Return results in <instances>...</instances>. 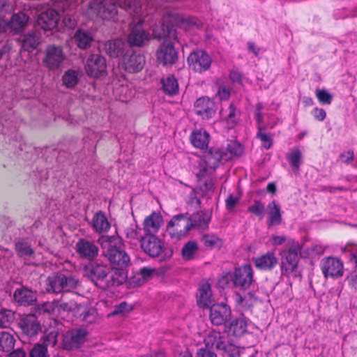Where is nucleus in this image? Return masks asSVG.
<instances>
[{"label":"nucleus","mask_w":357,"mask_h":357,"mask_svg":"<svg viewBox=\"0 0 357 357\" xmlns=\"http://www.w3.org/2000/svg\"><path fill=\"white\" fill-rule=\"evenodd\" d=\"M116 5L132 15V21L130 25V33L128 37V41L131 45L140 47L151 39L149 33L141 28L144 24H149L150 27L157 26L158 28L161 26L155 23L151 24L153 18L144 15L138 0H110L109 5H107L105 1L91 0L83 10V14L90 20L101 18L117 22L119 17Z\"/></svg>","instance_id":"f257e3e1"},{"label":"nucleus","mask_w":357,"mask_h":357,"mask_svg":"<svg viewBox=\"0 0 357 357\" xmlns=\"http://www.w3.org/2000/svg\"><path fill=\"white\" fill-rule=\"evenodd\" d=\"M243 151V146L236 142L231 141L226 146L213 147L200 163V169L196 173L199 179L204 178L214 171L220 162L227 161L234 157L240 156Z\"/></svg>","instance_id":"f03ea898"},{"label":"nucleus","mask_w":357,"mask_h":357,"mask_svg":"<svg viewBox=\"0 0 357 357\" xmlns=\"http://www.w3.org/2000/svg\"><path fill=\"white\" fill-rule=\"evenodd\" d=\"M151 29L154 38H165L156 52L158 61L164 66L174 64L178 59L177 52L172 43L173 40H177L176 30L168 25L165 27L164 24L158 28L157 26H151Z\"/></svg>","instance_id":"7ed1b4c3"},{"label":"nucleus","mask_w":357,"mask_h":357,"mask_svg":"<svg viewBox=\"0 0 357 357\" xmlns=\"http://www.w3.org/2000/svg\"><path fill=\"white\" fill-rule=\"evenodd\" d=\"M98 242L103 250L104 255L112 266L127 267L128 266L130 257L121 246H117V241L114 237L102 236Z\"/></svg>","instance_id":"20e7f679"},{"label":"nucleus","mask_w":357,"mask_h":357,"mask_svg":"<svg viewBox=\"0 0 357 357\" xmlns=\"http://www.w3.org/2000/svg\"><path fill=\"white\" fill-rule=\"evenodd\" d=\"M207 348L215 349L222 357H238V347L229 342L228 335L216 331H210L204 339Z\"/></svg>","instance_id":"39448f33"},{"label":"nucleus","mask_w":357,"mask_h":357,"mask_svg":"<svg viewBox=\"0 0 357 357\" xmlns=\"http://www.w3.org/2000/svg\"><path fill=\"white\" fill-rule=\"evenodd\" d=\"M195 216L194 219H190L183 214L174 216L167 226V232L172 239L178 241L187 236L188 231L193 226H204L206 221L203 223L197 222Z\"/></svg>","instance_id":"423d86ee"},{"label":"nucleus","mask_w":357,"mask_h":357,"mask_svg":"<svg viewBox=\"0 0 357 357\" xmlns=\"http://www.w3.org/2000/svg\"><path fill=\"white\" fill-rule=\"evenodd\" d=\"M289 245L290 248L280 253L282 273L287 276L297 277L299 274L298 263V254L301 255V245L294 240H290Z\"/></svg>","instance_id":"0eeeda50"},{"label":"nucleus","mask_w":357,"mask_h":357,"mask_svg":"<svg viewBox=\"0 0 357 357\" xmlns=\"http://www.w3.org/2000/svg\"><path fill=\"white\" fill-rule=\"evenodd\" d=\"M165 22L172 24L173 26H178L185 30L191 29L192 28H199L202 26V21L195 17L191 16H187L182 13H180L176 10H168L165 11L163 16V23Z\"/></svg>","instance_id":"6e6552de"},{"label":"nucleus","mask_w":357,"mask_h":357,"mask_svg":"<svg viewBox=\"0 0 357 357\" xmlns=\"http://www.w3.org/2000/svg\"><path fill=\"white\" fill-rule=\"evenodd\" d=\"M109 268L106 265L92 263L85 268L84 275L90 278L98 287L106 289H108Z\"/></svg>","instance_id":"1a4fd4ad"},{"label":"nucleus","mask_w":357,"mask_h":357,"mask_svg":"<svg viewBox=\"0 0 357 357\" xmlns=\"http://www.w3.org/2000/svg\"><path fill=\"white\" fill-rule=\"evenodd\" d=\"M47 291L55 294L62 291H70L76 288L78 281L72 275L56 274L50 276L47 279Z\"/></svg>","instance_id":"9d476101"},{"label":"nucleus","mask_w":357,"mask_h":357,"mask_svg":"<svg viewBox=\"0 0 357 357\" xmlns=\"http://www.w3.org/2000/svg\"><path fill=\"white\" fill-rule=\"evenodd\" d=\"M228 279L233 282L235 287L246 289L253 281L252 268L250 264L235 268L233 272L228 275Z\"/></svg>","instance_id":"9b49d317"},{"label":"nucleus","mask_w":357,"mask_h":357,"mask_svg":"<svg viewBox=\"0 0 357 357\" xmlns=\"http://www.w3.org/2000/svg\"><path fill=\"white\" fill-rule=\"evenodd\" d=\"M187 61L192 70L202 73L210 68L212 59L205 51L198 50L189 54Z\"/></svg>","instance_id":"f8f14e48"},{"label":"nucleus","mask_w":357,"mask_h":357,"mask_svg":"<svg viewBox=\"0 0 357 357\" xmlns=\"http://www.w3.org/2000/svg\"><path fill=\"white\" fill-rule=\"evenodd\" d=\"M144 63L145 59L143 54L130 50L123 55L120 65L126 71L134 73L142 70Z\"/></svg>","instance_id":"ddd939ff"},{"label":"nucleus","mask_w":357,"mask_h":357,"mask_svg":"<svg viewBox=\"0 0 357 357\" xmlns=\"http://www.w3.org/2000/svg\"><path fill=\"white\" fill-rule=\"evenodd\" d=\"M320 267L325 278H337L344 274V264L340 259L336 257L324 258L321 261Z\"/></svg>","instance_id":"4468645a"},{"label":"nucleus","mask_w":357,"mask_h":357,"mask_svg":"<svg viewBox=\"0 0 357 357\" xmlns=\"http://www.w3.org/2000/svg\"><path fill=\"white\" fill-rule=\"evenodd\" d=\"M87 75L93 78H98L106 74V61L99 54H91L87 59L85 66Z\"/></svg>","instance_id":"2eb2a0df"},{"label":"nucleus","mask_w":357,"mask_h":357,"mask_svg":"<svg viewBox=\"0 0 357 357\" xmlns=\"http://www.w3.org/2000/svg\"><path fill=\"white\" fill-rule=\"evenodd\" d=\"M65 59V55L61 46L48 45L45 50L44 64L51 70L58 68Z\"/></svg>","instance_id":"dca6fc26"},{"label":"nucleus","mask_w":357,"mask_h":357,"mask_svg":"<svg viewBox=\"0 0 357 357\" xmlns=\"http://www.w3.org/2000/svg\"><path fill=\"white\" fill-rule=\"evenodd\" d=\"M231 316L230 307L225 303L213 304L210 307V320L213 325H226Z\"/></svg>","instance_id":"f3484780"},{"label":"nucleus","mask_w":357,"mask_h":357,"mask_svg":"<svg viewBox=\"0 0 357 357\" xmlns=\"http://www.w3.org/2000/svg\"><path fill=\"white\" fill-rule=\"evenodd\" d=\"M87 333L83 329H73L63 335V347L66 350L77 348L85 340Z\"/></svg>","instance_id":"a211bd4d"},{"label":"nucleus","mask_w":357,"mask_h":357,"mask_svg":"<svg viewBox=\"0 0 357 357\" xmlns=\"http://www.w3.org/2000/svg\"><path fill=\"white\" fill-rule=\"evenodd\" d=\"M141 246L143 250L151 257H158L162 252V241L154 235H147L142 238Z\"/></svg>","instance_id":"6ab92c4d"},{"label":"nucleus","mask_w":357,"mask_h":357,"mask_svg":"<svg viewBox=\"0 0 357 357\" xmlns=\"http://www.w3.org/2000/svg\"><path fill=\"white\" fill-rule=\"evenodd\" d=\"M59 22L58 13L52 8L42 12L37 18L38 25L44 30H52Z\"/></svg>","instance_id":"aec40b11"},{"label":"nucleus","mask_w":357,"mask_h":357,"mask_svg":"<svg viewBox=\"0 0 357 357\" xmlns=\"http://www.w3.org/2000/svg\"><path fill=\"white\" fill-rule=\"evenodd\" d=\"M195 112L202 119H209L215 114V105L208 98H200L195 102Z\"/></svg>","instance_id":"412c9836"},{"label":"nucleus","mask_w":357,"mask_h":357,"mask_svg":"<svg viewBox=\"0 0 357 357\" xmlns=\"http://www.w3.org/2000/svg\"><path fill=\"white\" fill-rule=\"evenodd\" d=\"M75 247L79 255L89 260L94 259L98 253V247L93 242L86 239L79 240Z\"/></svg>","instance_id":"4be33fe9"},{"label":"nucleus","mask_w":357,"mask_h":357,"mask_svg":"<svg viewBox=\"0 0 357 357\" xmlns=\"http://www.w3.org/2000/svg\"><path fill=\"white\" fill-rule=\"evenodd\" d=\"M19 326L23 333L30 337L35 336L40 329L37 318L35 315L31 314L23 317L19 323Z\"/></svg>","instance_id":"5701e85b"},{"label":"nucleus","mask_w":357,"mask_h":357,"mask_svg":"<svg viewBox=\"0 0 357 357\" xmlns=\"http://www.w3.org/2000/svg\"><path fill=\"white\" fill-rule=\"evenodd\" d=\"M252 261L258 269L271 271L277 265L278 260L274 252H268L264 255L254 257Z\"/></svg>","instance_id":"b1692460"},{"label":"nucleus","mask_w":357,"mask_h":357,"mask_svg":"<svg viewBox=\"0 0 357 357\" xmlns=\"http://www.w3.org/2000/svg\"><path fill=\"white\" fill-rule=\"evenodd\" d=\"M126 267L112 266L108 275V288L123 284L128 278Z\"/></svg>","instance_id":"393cba45"},{"label":"nucleus","mask_w":357,"mask_h":357,"mask_svg":"<svg viewBox=\"0 0 357 357\" xmlns=\"http://www.w3.org/2000/svg\"><path fill=\"white\" fill-rule=\"evenodd\" d=\"M46 344H38L33 347L30 352V357H49L47 346L48 344L55 345L57 339L56 333H50L46 336Z\"/></svg>","instance_id":"a878e982"},{"label":"nucleus","mask_w":357,"mask_h":357,"mask_svg":"<svg viewBox=\"0 0 357 357\" xmlns=\"http://www.w3.org/2000/svg\"><path fill=\"white\" fill-rule=\"evenodd\" d=\"M29 19V16L24 13H15L12 15L10 21L8 22V28L13 33H19L24 30Z\"/></svg>","instance_id":"bb28decb"},{"label":"nucleus","mask_w":357,"mask_h":357,"mask_svg":"<svg viewBox=\"0 0 357 357\" xmlns=\"http://www.w3.org/2000/svg\"><path fill=\"white\" fill-rule=\"evenodd\" d=\"M248 320L243 317L236 318L225 325L228 333L234 336H241L247 331Z\"/></svg>","instance_id":"cd10ccee"},{"label":"nucleus","mask_w":357,"mask_h":357,"mask_svg":"<svg viewBox=\"0 0 357 357\" xmlns=\"http://www.w3.org/2000/svg\"><path fill=\"white\" fill-rule=\"evenodd\" d=\"M162 223V215L160 213L153 212L144 220V228L149 235H153L158 231Z\"/></svg>","instance_id":"c85d7f7f"},{"label":"nucleus","mask_w":357,"mask_h":357,"mask_svg":"<svg viewBox=\"0 0 357 357\" xmlns=\"http://www.w3.org/2000/svg\"><path fill=\"white\" fill-rule=\"evenodd\" d=\"M267 225L268 227L279 225L282 222V213L280 207L275 200L268 205Z\"/></svg>","instance_id":"c756f323"},{"label":"nucleus","mask_w":357,"mask_h":357,"mask_svg":"<svg viewBox=\"0 0 357 357\" xmlns=\"http://www.w3.org/2000/svg\"><path fill=\"white\" fill-rule=\"evenodd\" d=\"M14 299L20 305H29L36 301L35 294L26 288L17 289L14 292Z\"/></svg>","instance_id":"7c9ffc66"},{"label":"nucleus","mask_w":357,"mask_h":357,"mask_svg":"<svg viewBox=\"0 0 357 357\" xmlns=\"http://www.w3.org/2000/svg\"><path fill=\"white\" fill-rule=\"evenodd\" d=\"M91 226L96 232L104 233L109 229L110 223L105 213L102 211H99L93 216Z\"/></svg>","instance_id":"2f4dec72"},{"label":"nucleus","mask_w":357,"mask_h":357,"mask_svg":"<svg viewBox=\"0 0 357 357\" xmlns=\"http://www.w3.org/2000/svg\"><path fill=\"white\" fill-rule=\"evenodd\" d=\"M192 144L197 149H204L208 146L209 142L208 133L203 130H194L190 135Z\"/></svg>","instance_id":"473e14b6"},{"label":"nucleus","mask_w":357,"mask_h":357,"mask_svg":"<svg viewBox=\"0 0 357 357\" xmlns=\"http://www.w3.org/2000/svg\"><path fill=\"white\" fill-rule=\"evenodd\" d=\"M220 116L222 119L227 123L228 128H231L238 122L239 112L233 105H230L228 107L221 109Z\"/></svg>","instance_id":"72a5a7b5"},{"label":"nucleus","mask_w":357,"mask_h":357,"mask_svg":"<svg viewBox=\"0 0 357 357\" xmlns=\"http://www.w3.org/2000/svg\"><path fill=\"white\" fill-rule=\"evenodd\" d=\"M74 40L79 48L85 50L91 46L93 37L91 32L79 29L75 32Z\"/></svg>","instance_id":"f704fd0d"},{"label":"nucleus","mask_w":357,"mask_h":357,"mask_svg":"<svg viewBox=\"0 0 357 357\" xmlns=\"http://www.w3.org/2000/svg\"><path fill=\"white\" fill-rule=\"evenodd\" d=\"M212 303L211 287L208 283L202 284L199 289L197 304L201 307H208Z\"/></svg>","instance_id":"c9c22d12"},{"label":"nucleus","mask_w":357,"mask_h":357,"mask_svg":"<svg viewBox=\"0 0 357 357\" xmlns=\"http://www.w3.org/2000/svg\"><path fill=\"white\" fill-rule=\"evenodd\" d=\"M125 47V42L121 39L109 40L105 45L107 53L112 57L119 56L124 50Z\"/></svg>","instance_id":"e433bc0d"},{"label":"nucleus","mask_w":357,"mask_h":357,"mask_svg":"<svg viewBox=\"0 0 357 357\" xmlns=\"http://www.w3.org/2000/svg\"><path fill=\"white\" fill-rule=\"evenodd\" d=\"M327 246L320 243H312L310 247L301 249V257L303 258H314L323 255Z\"/></svg>","instance_id":"4c0bfd02"},{"label":"nucleus","mask_w":357,"mask_h":357,"mask_svg":"<svg viewBox=\"0 0 357 357\" xmlns=\"http://www.w3.org/2000/svg\"><path fill=\"white\" fill-rule=\"evenodd\" d=\"M40 43V36L37 31L26 34L23 40L22 47L27 52H32Z\"/></svg>","instance_id":"58836bf2"},{"label":"nucleus","mask_w":357,"mask_h":357,"mask_svg":"<svg viewBox=\"0 0 357 357\" xmlns=\"http://www.w3.org/2000/svg\"><path fill=\"white\" fill-rule=\"evenodd\" d=\"M162 89L168 95H175L178 91V84L173 75H167L161 79Z\"/></svg>","instance_id":"ea45409f"},{"label":"nucleus","mask_w":357,"mask_h":357,"mask_svg":"<svg viewBox=\"0 0 357 357\" xmlns=\"http://www.w3.org/2000/svg\"><path fill=\"white\" fill-rule=\"evenodd\" d=\"M15 250L18 256L24 259H29L34 254L31 245L24 239L19 240L15 243Z\"/></svg>","instance_id":"a19ab883"},{"label":"nucleus","mask_w":357,"mask_h":357,"mask_svg":"<svg viewBox=\"0 0 357 357\" xmlns=\"http://www.w3.org/2000/svg\"><path fill=\"white\" fill-rule=\"evenodd\" d=\"M14 337L6 331L0 332V352H9L15 345Z\"/></svg>","instance_id":"79ce46f5"},{"label":"nucleus","mask_w":357,"mask_h":357,"mask_svg":"<svg viewBox=\"0 0 357 357\" xmlns=\"http://www.w3.org/2000/svg\"><path fill=\"white\" fill-rule=\"evenodd\" d=\"M79 77L80 74L78 70H68L62 76V82L65 86L73 89L77 84Z\"/></svg>","instance_id":"37998d69"},{"label":"nucleus","mask_w":357,"mask_h":357,"mask_svg":"<svg viewBox=\"0 0 357 357\" xmlns=\"http://www.w3.org/2000/svg\"><path fill=\"white\" fill-rule=\"evenodd\" d=\"M13 265V252L11 250L0 246V268L9 270Z\"/></svg>","instance_id":"c03bdc74"},{"label":"nucleus","mask_w":357,"mask_h":357,"mask_svg":"<svg viewBox=\"0 0 357 357\" xmlns=\"http://www.w3.org/2000/svg\"><path fill=\"white\" fill-rule=\"evenodd\" d=\"M287 159L292 168L298 171L302 163V153L298 148H294L287 156Z\"/></svg>","instance_id":"a18cd8bd"},{"label":"nucleus","mask_w":357,"mask_h":357,"mask_svg":"<svg viewBox=\"0 0 357 357\" xmlns=\"http://www.w3.org/2000/svg\"><path fill=\"white\" fill-rule=\"evenodd\" d=\"M204 245L211 249H220L222 246V240L214 234H206L202 237Z\"/></svg>","instance_id":"49530a36"},{"label":"nucleus","mask_w":357,"mask_h":357,"mask_svg":"<svg viewBox=\"0 0 357 357\" xmlns=\"http://www.w3.org/2000/svg\"><path fill=\"white\" fill-rule=\"evenodd\" d=\"M197 243L194 241H188L182 248V257L185 260H190L193 258L197 251Z\"/></svg>","instance_id":"de8ad7c7"},{"label":"nucleus","mask_w":357,"mask_h":357,"mask_svg":"<svg viewBox=\"0 0 357 357\" xmlns=\"http://www.w3.org/2000/svg\"><path fill=\"white\" fill-rule=\"evenodd\" d=\"M81 319L85 325L96 323L98 319V312L96 310L91 308L84 311L81 314Z\"/></svg>","instance_id":"09e8293b"},{"label":"nucleus","mask_w":357,"mask_h":357,"mask_svg":"<svg viewBox=\"0 0 357 357\" xmlns=\"http://www.w3.org/2000/svg\"><path fill=\"white\" fill-rule=\"evenodd\" d=\"M14 320V313L10 310L0 311V328H7Z\"/></svg>","instance_id":"8fccbe9b"},{"label":"nucleus","mask_w":357,"mask_h":357,"mask_svg":"<svg viewBox=\"0 0 357 357\" xmlns=\"http://www.w3.org/2000/svg\"><path fill=\"white\" fill-rule=\"evenodd\" d=\"M248 211L263 219L265 214V206L260 201H255L254 204L248 208Z\"/></svg>","instance_id":"3c124183"},{"label":"nucleus","mask_w":357,"mask_h":357,"mask_svg":"<svg viewBox=\"0 0 357 357\" xmlns=\"http://www.w3.org/2000/svg\"><path fill=\"white\" fill-rule=\"evenodd\" d=\"M316 97L322 105H330L333 100V96L325 89H317Z\"/></svg>","instance_id":"603ef678"},{"label":"nucleus","mask_w":357,"mask_h":357,"mask_svg":"<svg viewBox=\"0 0 357 357\" xmlns=\"http://www.w3.org/2000/svg\"><path fill=\"white\" fill-rule=\"evenodd\" d=\"M58 307V301L46 302L38 305V311L39 313H54L56 310H57Z\"/></svg>","instance_id":"864d4df0"},{"label":"nucleus","mask_w":357,"mask_h":357,"mask_svg":"<svg viewBox=\"0 0 357 357\" xmlns=\"http://www.w3.org/2000/svg\"><path fill=\"white\" fill-rule=\"evenodd\" d=\"M139 229H137V226L129 227L125 229L124 233L126 238L130 240L139 239L141 238L139 235Z\"/></svg>","instance_id":"5fc2aeb1"},{"label":"nucleus","mask_w":357,"mask_h":357,"mask_svg":"<svg viewBox=\"0 0 357 357\" xmlns=\"http://www.w3.org/2000/svg\"><path fill=\"white\" fill-rule=\"evenodd\" d=\"M257 137L263 142V146L268 149L272 145V137L271 135L262 132L259 129V132L257 135Z\"/></svg>","instance_id":"6e6d98bb"},{"label":"nucleus","mask_w":357,"mask_h":357,"mask_svg":"<svg viewBox=\"0 0 357 357\" xmlns=\"http://www.w3.org/2000/svg\"><path fill=\"white\" fill-rule=\"evenodd\" d=\"M344 252L349 253L351 259L357 265V245L354 244H347L344 248Z\"/></svg>","instance_id":"4d7b16f0"},{"label":"nucleus","mask_w":357,"mask_h":357,"mask_svg":"<svg viewBox=\"0 0 357 357\" xmlns=\"http://www.w3.org/2000/svg\"><path fill=\"white\" fill-rule=\"evenodd\" d=\"M312 114L319 121H323L326 116L325 110L319 107L314 108L312 111Z\"/></svg>","instance_id":"13d9d810"},{"label":"nucleus","mask_w":357,"mask_h":357,"mask_svg":"<svg viewBox=\"0 0 357 357\" xmlns=\"http://www.w3.org/2000/svg\"><path fill=\"white\" fill-rule=\"evenodd\" d=\"M239 201V198L238 197H234L232 195H230L226 199V207L229 211H231L234 208L236 205Z\"/></svg>","instance_id":"bf43d9fd"},{"label":"nucleus","mask_w":357,"mask_h":357,"mask_svg":"<svg viewBox=\"0 0 357 357\" xmlns=\"http://www.w3.org/2000/svg\"><path fill=\"white\" fill-rule=\"evenodd\" d=\"M229 77L233 83L240 84L242 80L241 73L238 70L234 69L230 71Z\"/></svg>","instance_id":"052dcab7"},{"label":"nucleus","mask_w":357,"mask_h":357,"mask_svg":"<svg viewBox=\"0 0 357 357\" xmlns=\"http://www.w3.org/2000/svg\"><path fill=\"white\" fill-rule=\"evenodd\" d=\"M197 217H196V219H197V222H200L203 223L204 221H206V225L204 226H202V227L197 226V227L200 228V229H205L207 227V225H208V221H209V218L204 216L203 213H197L196 214H194L193 215H192L189 218L190 219H194V218L195 216H197ZM195 227V226H193V227Z\"/></svg>","instance_id":"680f3d73"},{"label":"nucleus","mask_w":357,"mask_h":357,"mask_svg":"<svg viewBox=\"0 0 357 357\" xmlns=\"http://www.w3.org/2000/svg\"><path fill=\"white\" fill-rule=\"evenodd\" d=\"M217 95L220 100H227L230 96V91L225 86H220Z\"/></svg>","instance_id":"e2e57ef3"},{"label":"nucleus","mask_w":357,"mask_h":357,"mask_svg":"<svg viewBox=\"0 0 357 357\" xmlns=\"http://www.w3.org/2000/svg\"><path fill=\"white\" fill-rule=\"evenodd\" d=\"M285 241L286 238L284 236L273 235L270 238V241L273 245H282L285 242Z\"/></svg>","instance_id":"0e129e2a"},{"label":"nucleus","mask_w":357,"mask_h":357,"mask_svg":"<svg viewBox=\"0 0 357 357\" xmlns=\"http://www.w3.org/2000/svg\"><path fill=\"white\" fill-rule=\"evenodd\" d=\"M74 305L75 303L73 302L61 303L59 302V307H57V311L60 312L61 310L63 311H71L73 310Z\"/></svg>","instance_id":"69168bd1"},{"label":"nucleus","mask_w":357,"mask_h":357,"mask_svg":"<svg viewBox=\"0 0 357 357\" xmlns=\"http://www.w3.org/2000/svg\"><path fill=\"white\" fill-rule=\"evenodd\" d=\"M154 271V269L148 268V267H144L139 271V273L142 277L143 279L147 280L151 277L153 275V273Z\"/></svg>","instance_id":"338daca9"},{"label":"nucleus","mask_w":357,"mask_h":357,"mask_svg":"<svg viewBox=\"0 0 357 357\" xmlns=\"http://www.w3.org/2000/svg\"><path fill=\"white\" fill-rule=\"evenodd\" d=\"M197 357H216V354L208 349H200Z\"/></svg>","instance_id":"774afa93"}]
</instances>
